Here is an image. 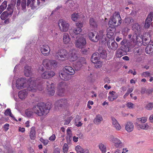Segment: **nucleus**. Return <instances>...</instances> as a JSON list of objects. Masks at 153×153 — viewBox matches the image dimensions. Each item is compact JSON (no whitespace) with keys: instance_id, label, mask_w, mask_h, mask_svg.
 Returning a JSON list of instances; mask_svg holds the SVG:
<instances>
[{"instance_id":"nucleus-1","label":"nucleus","mask_w":153,"mask_h":153,"mask_svg":"<svg viewBox=\"0 0 153 153\" xmlns=\"http://www.w3.org/2000/svg\"><path fill=\"white\" fill-rule=\"evenodd\" d=\"M40 82L39 79L34 77H31L28 79L20 78L16 81V87L19 89L27 88V90L32 92H35L37 90L41 91L43 88V85Z\"/></svg>"},{"instance_id":"nucleus-2","label":"nucleus","mask_w":153,"mask_h":153,"mask_svg":"<svg viewBox=\"0 0 153 153\" xmlns=\"http://www.w3.org/2000/svg\"><path fill=\"white\" fill-rule=\"evenodd\" d=\"M51 107V104L49 103L45 104L40 102L34 105L32 108V111L27 109L25 111V114L28 117H30L34 113L39 116H41L47 114L49 112Z\"/></svg>"},{"instance_id":"nucleus-3","label":"nucleus","mask_w":153,"mask_h":153,"mask_svg":"<svg viewBox=\"0 0 153 153\" xmlns=\"http://www.w3.org/2000/svg\"><path fill=\"white\" fill-rule=\"evenodd\" d=\"M77 51L74 48L71 49L68 53L65 50L59 49L56 52L54 58L60 61L69 59L70 61H74L77 58Z\"/></svg>"},{"instance_id":"nucleus-4","label":"nucleus","mask_w":153,"mask_h":153,"mask_svg":"<svg viewBox=\"0 0 153 153\" xmlns=\"http://www.w3.org/2000/svg\"><path fill=\"white\" fill-rule=\"evenodd\" d=\"M132 30L135 32L133 35L129 34L128 37L129 39L131 38V43L130 45L131 46H133L138 42H140V41L139 40L137 34H139L140 31V27L138 23H135L132 26Z\"/></svg>"},{"instance_id":"nucleus-5","label":"nucleus","mask_w":153,"mask_h":153,"mask_svg":"<svg viewBox=\"0 0 153 153\" xmlns=\"http://www.w3.org/2000/svg\"><path fill=\"white\" fill-rule=\"evenodd\" d=\"M121 18L119 12H115L113 16L111 17L108 22L109 27H115L120 25L121 24Z\"/></svg>"},{"instance_id":"nucleus-6","label":"nucleus","mask_w":153,"mask_h":153,"mask_svg":"<svg viewBox=\"0 0 153 153\" xmlns=\"http://www.w3.org/2000/svg\"><path fill=\"white\" fill-rule=\"evenodd\" d=\"M103 33V30H100L98 32H90L88 34V37L91 41L97 42L99 40L102 39L104 36Z\"/></svg>"},{"instance_id":"nucleus-7","label":"nucleus","mask_w":153,"mask_h":153,"mask_svg":"<svg viewBox=\"0 0 153 153\" xmlns=\"http://www.w3.org/2000/svg\"><path fill=\"white\" fill-rule=\"evenodd\" d=\"M109 141L114 144V147L117 148H121L124 146V143L119 138L114 137L113 135H110L108 137Z\"/></svg>"},{"instance_id":"nucleus-8","label":"nucleus","mask_w":153,"mask_h":153,"mask_svg":"<svg viewBox=\"0 0 153 153\" xmlns=\"http://www.w3.org/2000/svg\"><path fill=\"white\" fill-rule=\"evenodd\" d=\"M76 38V39L75 42L76 46L77 48L82 49L86 45L85 39L80 35L77 36Z\"/></svg>"},{"instance_id":"nucleus-9","label":"nucleus","mask_w":153,"mask_h":153,"mask_svg":"<svg viewBox=\"0 0 153 153\" xmlns=\"http://www.w3.org/2000/svg\"><path fill=\"white\" fill-rule=\"evenodd\" d=\"M57 62L54 60H50L48 59H44L42 62V65L47 69H50L52 67L57 66Z\"/></svg>"},{"instance_id":"nucleus-10","label":"nucleus","mask_w":153,"mask_h":153,"mask_svg":"<svg viewBox=\"0 0 153 153\" xmlns=\"http://www.w3.org/2000/svg\"><path fill=\"white\" fill-rule=\"evenodd\" d=\"M58 25L60 31L63 32L67 31L70 27V24L68 22L62 19L59 20Z\"/></svg>"},{"instance_id":"nucleus-11","label":"nucleus","mask_w":153,"mask_h":153,"mask_svg":"<svg viewBox=\"0 0 153 153\" xmlns=\"http://www.w3.org/2000/svg\"><path fill=\"white\" fill-rule=\"evenodd\" d=\"M75 61H76L74 63V65L75 69L77 71L81 68L83 64L85 63V59L84 57H78L77 56V59Z\"/></svg>"},{"instance_id":"nucleus-12","label":"nucleus","mask_w":153,"mask_h":153,"mask_svg":"<svg viewBox=\"0 0 153 153\" xmlns=\"http://www.w3.org/2000/svg\"><path fill=\"white\" fill-rule=\"evenodd\" d=\"M46 85L47 90L48 94L50 96H52L55 94V91L54 90V84L51 81H47L46 82Z\"/></svg>"},{"instance_id":"nucleus-13","label":"nucleus","mask_w":153,"mask_h":153,"mask_svg":"<svg viewBox=\"0 0 153 153\" xmlns=\"http://www.w3.org/2000/svg\"><path fill=\"white\" fill-rule=\"evenodd\" d=\"M55 105L62 108L66 109L69 106L68 101L65 99L58 100L55 103Z\"/></svg>"},{"instance_id":"nucleus-14","label":"nucleus","mask_w":153,"mask_h":153,"mask_svg":"<svg viewBox=\"0 0 153 153\" xmlns=\"http://www.w3.org/2000/svg\"><path fill=\"white\" fill-rule=\"evenodd\" d=\"M107 45L108 48L111 51L114 52L116 50L118 47L117 43L114 40H108L107 42Z\"/></svg>"},{"instance_id":"nucleus-15","label":"nucleus","mask_w":153,"mask_h":153,"mask_svg":"<svg viewBox=\"0 0 153 153\" xmlns=\"http://www.w3.org/2000/svg\"><path fill=\"white\" fill-rule=\"evenodd\" d=\"M40 51L41 53L44 56H48L50 53L51 51L50 47L48 45H43L40 48Z\"/></svg>"},{"instance_id":"nucleus-16","label":"nucleus","mask_w":153,"mask_h":153,"mask_svg":"<svg viewBox=\"0 0 153 153\" xmlns=\"http://www.w3.org/2000/svg\"><path fill=\"white\" fill-rule=\"evenodd\" d=\"M65 84L64 82H62L59 83V90L57 92V94L60 96L64 95L65 91Z\"/></svg>"},{"instance_id":"nucleus-17","label":"nucleus","mask_w":153,"mask_h":153,"mask_svg":"<svg viewBox=\"0 0 153 153\" xmlns=\"http://www.w3.org/2000/svg\"><path fill=\"white\" fill-rule=\"evenodd\" d=\"M55 74V73L53 71H46L42 74L41 76L43 78L48 79L53 77Z\"/></svg>"},{"instance_id":"nucleus-18","label":"nucleus","mask_w":153,"mask_h":153,"mask_svg":"<svg viewBox=\"0 0 153 153\" xmlns=\"http://www.w3.org/2000/svg\"><path fill=\"white\" fill-rule=\"evenodd\" d=\"M82 31V28H74L73 30L70 31L69 33L72 38H75L79 35L80 33Z\"/></svg>"},{"instance_id":"nucleus-19","label":"nucleus","mask_w":153,"mask_h":153,"mask_svg":"<svg viewBox=\"0 0 153 153\" xmlns=\"http://www.w3.org/2000/svg\"><path fill=\"white\" fill-rule=\"evenodd\" d=\"M153 17V13L151 12L148 15L145 22V28H148L150 25V22L152 21V18Z\"/></svg>"},{"instance_id":"nucleus-20","label":"nucleus","mask_w":153,"mask_h":153,"mask_svg":"<svg viewBox=\"0 0 153 153\" xmlns=\"http://www.w3.org/2000/svg\"><path fill=\"white\" fill-rule=\"evenodd\" d=\"M130 39V42L128 43V46H126V45H122L121 47V49H122L124 53L126 54L127 52H129V48L133 47H134L135 45L133 46H131L130 45L131 44V38L129 39Z\"/></svg>"},{"instance_id":"nucleus-21","label":"nucleus","mask_w":153,"mask_h":153,"mask_svg":"<svg viewBox=\"0 0 153 153\" xmlns=\"http://www.w3.org/2000/svg\"><path fill=\"white\" fill-rule=\"evenodd\" d=\"M63 71L69 75H73L75 73L74 69L70 66H66L64 68Z\"/></svg>"},{"instance_id":"nucleus-22","label":"nucleus","mask_w":153,"mask_h":153,"mask_svg":"<svg viewBox=\"0 0 153 153\" xmlns=\"http://www.w3.org/2000/svg\"><path fill=\"white\" fill-rule=\"evenodd\" d=\"M71 38L69 34L65 33L63 34V42L64 44H68L70 43Z\"/></svg>"},{"instance_id":"nucleus-23","label":"nucleus","mask_w":153,"mask_h":153,"mask_svg":"<svg viewBox=\"0 0 153 153\" xmlns=\"http://www.w3.org/2000/svg\"><path fill=\"white\" fill-rule=\"evenodd\" d=\"M24 74L26 76H29L32 75V72L30 66L28 65L25 66L24 69Z\"/></svg>"},{"instance_id":"nucleus-24","label":"nucleus","mask_w":153,"mask_h":153,"mask_svg":"<svg viewBox=\"0 0 153 153\" xmlns=\"http://www.w3.org/2000/svg\"><path fill=\"white\" fill-rule=\"evenodd\" d=\"M28 94V92L26 90H23L19 92L18 96L20 99L23 100L27 97Z\"/></svg>"},{"instance_id":"nucleus-25","label":"nucleus","mask_w":153,"mask_h":153,"mask_svg":"<svg viewBox=\"0 0 153 153\" xmlns=\"http://www.w3.org/2000/svg\"><path fill=\"white\" fill-rule=\"evenodd\" d=\"M103 119L101 115L100 114H97L94 119L93 122L96 125H99L103 121Z\"/></svg>"},{"instance_id":"nucleus-26","label":"nucleus","mask_w":153,"mask_h":153,"mask_svg":"<svg viewBox=\"0 0 153 153\" xmlns=\"http://www.w3.org/2000/svg\"><path fill=\"white\" fill-rule=\"evenodd\" d=\"M134 128L133 124L131 122H128L126 124L125 129L128 132L132 131L134 129Z\"/></svg>"},{"instance_id":"nucleus-27","label":"nucleus","mask_w":153,"mask_h":153,"mask_svg":"<svg viewBox=\"0 0 153 153\" xmlns=\"http://www.w3.org/2000/svg\"><path fill=\"white\" fill-rule=\"evenodd\" d=\"M109 94L110 95L108 97V99L109 101H113L118 97L117 94L114 91H110Z\"/></svg>"},{"instance_id":"nucleus-28","label":"nucleus","mask_w":153,"mask_h":153,"mask_svg":"<svg viewBox=\"0 0 153 153\" xmlns=\"http://www.w3.org/2000/svg\"><path fill=\"white\" fill-rule=\"evenodd\" d=\"M75 150L77 153H88V150L84 149L81 146L78 145L75 147Z\"/></svg>"},{"instance_id":"nucleus-29","label":"nucleus","mask_w":153,"mask_h":153,"mask_svg":"<svg viewBox=\"0 0 153 153\" xmlns=\"http://www.w3.org/2000/svg\"><path fill=\"white\" fill-rule=\"evenodd\" d=\"M60 78L63 80H68L70 79L69 75L63 71L62 73H61L59 74Z\"/></svg>"},{"instance_id":"nucleus-30","label":"nucleus","mask_w":153,"mask_h":153,"mask_svg":"<svg viewBox=\"0 0 153 153\" xmlns=\"http://www.w3.org/2000/svg\"><path fill=\"white\" fill-rule=\"evenodd\" d=\"M135 125L138 127V128H139L140 129L145 130H148L149 127V126L147 123L140 124L137 122H136L135 123Z\"/></svg>"},{"instance_id":"nucleus-31","label":"nucleus","mask_w":153,"mask_h":153,"mask_svg":"<svg viewBox=\"0 0 153 153\" xmlns=\"http://www.w3.org/2000/svg\"><path fill=\"white\" fill-rule=\"evenodd\" d=\"M99 54L97 53H94L91 56V61L93 63H96L99 61Z\"/></svg>"},{"instance_id":"nucleus-32","label":"nucleus","mask_w":153,"mask_h":153,"mask_svg":"<svg viewBox=\"0 0 153 153\" xmlns=\"http://www.w3.org/2000/svg\"><path fill=\"white\" fill-rule=\"evenodd\" d=\"M145 51L146 53L148 54H151L153 53V45L149 44L146 47Z\"/></svg>"},{"instance_id":"nucleus-33","label":"nucleus","mask_w":153,"mask_h":153,"mask_svg":"<svg viewBox=\"0 0 153 153\" xmlns=\"http://www.w3.org/2000/svg\"><path fill=\"white\" fill-rule=\"evenodd\" d=\"M36 130L34 127H32L30 133V137L31 140H34L36 137Z\"/></svg>"},{"instance_id":"nucleus-34","label":"nucleus","mask_w":153,"mask_h":153,"mask_svg":"<svg viewBox=\"0 0 153 153\" xmlns=\"http://www.w3.org/2000/svg\"><path fill=\"white\" fill-rule=\"evenodd\" d=\"M89 23L91 27L94 29L96 28L97 27V24L93 18H91L89 20Z\"/></svg>"},{"instance_id":"nucleus-35","label":"nucleus","mask_w":153,"mask_h":153,"mask_svg":"<svg viewBox=\"0 0 153 153\" xmlns=\"http://www.w3.org/2000/svg\"><path fill=\"white\" fill-rule=\"evenodd\" d=\"M98 147L102 153H105L106 152V148L104 144L102 143H100L98 145Z\"/></svg>"},{"instance_id":"nucleus-36","label":"nucleus","mask_w":153,"mask_h":153,"mask_svg":"<svg viewBox=\"0 0 153 153\" xmlns=\"http://www.w3.org/2000/svg\"><path fill=\"white\" fill-rule=\"evenodd\" d=\"M142 49L141 48H135L134 49V53L135 56H138L140 55L142 53Z\"/></svg>"},{"instance_id":"nucleus-37","label":"nucleus","mask_w":153,"mask_h":153,"mask_svg":"<svg viewBox=\"0 0 153 153\" xmlns=\"http://www.w3.org/2000/svg\"><path fill=\"white\" fill-rule=\"evenodd\" d=\"M125 55L123 51L121 49H118L116 51V56L117 57H121L123 55Z\"/></svg>"},{"instance_id":"nucleus-38","label":"nucleus","mask_w":153,"mask_h":153,"mask_svg":"<svg viewBox=\"0 0 153 153\" xmlns=\"http://www.w3.org/2000/svg\"><path fill=\"white\" fill-rule=\"evenodd\" d=\"M9 15V14L7 11H4L1 15V18L2 20H5L8 18Z\"/></svg>"},{"instance_id":"nucleus-39","label":"nucleus","mask_w":153,"mask_h":153,"mask_svg":"<svg viewBox=\"0 0 153 153\" xmlns=\"http://www.w3.org/2000/svg\"><path fill=\"white\" fill-rule=\"evenodd\" d=\"M147 110H151L153 108V102H150L146 104L145 107Z\"/></svg>"},{"instance_id":"nucleus-40","label":"nucleus","mask_w":153,"mask_h":153,"mask_svg":"<svg viewBox=\"0 0 153 153\" xmlns=\"http://www.w3.org/2000/svg\"><path fill=\"white\" fill-rule=\"evenodd\" d=\"M147 117H144L142 118H139L137 119L136 120V122H137L138 123L139 122L144 123L147 121Z\"/></svg>"},{"instance_id":"nucleus-41","label":"nucleus","mask_w":153,"mask_h":153,"mask_svg":"<svg viewBox=\"0 0 153 153\" xmlns=\"http://www.w3.org/2000/svg\"><path fill=\"white\" fill-rule=\"evenodd\" d=\"M80 18L78 14L76 13H74L71 15V19L73 21H76L77 19Z\"/></svg>"},{"instance_id":"nucleus-42","label":"nucleus","mask_w":153,"mask_h":153,"mask_svg":"<svg viewBox=\"0 0 153 153\" xmlns=\"http://www.w3.org/2000/svg\"><path fill=\"white\" fill-rule=\"evenodd\" d=\"M7 6V1H4L0 6V9L3 11L6 8Z\"/></svg>"},{"instance_id":"nucleus-43","label":"nucleus","mask_w":153,"mask_h":153,"mask_svg":"<svg viewBox=\"0 0 153 153\" xmlns=\"http://www.w3.org/2000/svg\"><path fill=\"white\" fill-rule=\"evenodd\" d=\"M99 55L102 59H104L106 57L107 53L106 51L105 50H102L101 52H100Z\"/></svg>"},{"instance_id":"nucleus-44","label":"nucleus","mask_w":153,"mask_h":153,"mask_svg":"<svg viewBox=\"0 0 153 153\" xmlns=\"http://www.w3.org/2000/svg\"><path fill=\"white\" fill-rule=\"evenodd\" d=\"M13 4H10L8 5L7 10L9 11L8 13L9 14V15H11L13 13Z\"/></svg>"},{"instance_id":"nucleus-45","label":"nucleus","mask_w":153,"mask_h":153,"mask_svg":"<svg viewBox=\"0 0 153 153\" xmlns=\"http://www.w3.org/2000/svg\"><path fill=\"white\" fill-rule=\"evenodd\" d=\"M125 22L127 24H132L133 22V20L130 17L126 18L125 19Z\"/></svg>"},{"instance_id":"nucleus-46","label":"nucleus","mask_w":153,"mask_h":153,"mask_svg":"<svg viewBox=\"0 0 153 153\" xmlns=\"http://www.w3.org/2000/svg\"><path fill=\"white\" fill-rule=\"evenodd\" d=\"M127 107L130 109H133L135 107V105L131 102H128L126 104Z\"/></svg>"},{"instance_id":"nucleus-47","label":"nucleus","mask_w":153,"mask_h":153,"mask_svg":"<svg viewBox=\"0 0 153 153\" xmlns=\"http://www.w3.org/2000/svg\"><path fill=\"white\" fill-rule=\"evenodd\" d=\"M114 33H107V37L109 38V40H114Z\"/></svg>"},{"instance_id":"nucleus-48","label":"nucleus","mask_w":153,"mask_h":153,"mask_svg":"<svg viewBox=\"0 0 153 153\" xmlns=\"http://www.w3.org/2000/svg\"><path fill=\"white\" fill-rule=\"evenodd\" d=\"M63 152L64 153H67L68 150V146L67 143L64 144L63 147Z\"/></svg>"},{"instance_id":"nucleus-49","label":"nucleus","mask_w":153,"mask_h":153,"mask_svg":"<svg viewBox=\"0 0 153 153\" xmlns=\"http://www.w3.org/2000/svg\"><path fill=\"white\" fill-rule=\"evenodd\" d=\"M94 64L96 68H100L102 66V62L99 60L96 63H93Z\"/></svg>"},{"instance_id":"nucleus-50","label":"nucleus","mask_w":153,"mask_h":153,"mask_svg":"<svg viewBox=\"0 0 153 153\" xmlns=\"http://www.w3.org/2000/svg\"><path fill=\"white\" fill-rule=\"evenodd\" d=\"M150 75V73L148 71L143 72L141 74V76L143 77H147Z\"/></svg>"},{"instance_id":"nucleus-51","label":"nucleus","mask_w":153,"mask_h":153,"mask_svg":"<svg viewBox=\"0 0 153 153\" xmlns=\"http://www.w3.org/2000/svg\"><path fill=\"white\" fill-rule=\"evenodd\" d=\"M113 127L117 131H119L121 128L119 123L115 124L113 126Z\"/></svg>"},{"instance_id":"nucleus-52","label":"nucleus","mask_w":153,"mask_h":153,"mask_svg":"<svg viewBox=\"0 0 153 153\" xmlns=\"http://www.w3.org/2000/svg\"><path fill=\"white\" fill-rule=\"evenodd\" d=\"M40 140L45 145H47L49 142L48 140L47 139H43L42 138L40 139Z\"/></svg>"},{"instance_id":"nucleus-53","label":"nucleus","mask_w":153,"mask_h":153,"mask_svg":"<svg viewBox=\"0 0 153 153\" xmlns=\"http://www.w3.org/2000/svg\"><path fill=\"white\" fill-rule=\"evenodd\" d=\"M67 134L69 137V138H71L72 136V132L69 128H68L66 130Z\"/></svg>"},{"instance_id":"nucleus-54","label":"nucleus","mask_w":153,"mask_h":153,"mask_svg":"<svg viewBox=\"0 0 153 153\" xmlns=\"http://www.w3.org/2000/svg\"><path fill=\"white\" fill-rule=\"evenodd\" d=\"M76 25L77 28H82L83 27V23L82 22H79L76 23Z\"/></svg>"},{"instance_id":"nucleus-55","label":"nucleus","mask_w":153,"mask_h":153,"mask_svg":"<svg viewBox=\"0 0 153 153\" xmlns=\"http://www.w3.org/2000/svg\"><path fill=\"white\" fill-rule=\"evenodd\" d=\"M114 29V27H109L107 30V33H114V31L113 30Z\"/></svg>"},{"instance_id":"nucleus-56","label":"nucleus","mask_w":153,"mask_h":153,"mask_svg":"<svg viewBox=\"0 0 153 153\" xmlns=\"http://www.w3.org/2000/svg\"><path fill=\"white\" fill-rule=\"evenodd\" d=\"M111 119L112 121L113 126L117 123H119L117 120L114 117H111Z\"/></svg>"},{"instance_id":"nucleus-57","label":"nucleus","mask_w":153,"mask_h":153,"mask_svg":"<svg viewBox=\"0 0 153 153\" xmlns=\"http://www.w3.org/2000/svg\"><path fill=\"white\" fill-rule=\"evenodd\" d=\"M27 46L25 48V51H26V53H27V54H26V55H28L29 56H31V54H30V50H29L27 52V51L28 50V47L27 46Z\"/></svg>"},{"instance_id":"nucleus-58","label":"nucleus","mask_w":153,"mask_h":153,"mask_svg":"<svg viewBox=\"0 0 153 153\" xmlns=\"http://www.w3.org/2000/svg\"><path fill=\"white\" fill-rule=\"evenodd\" d=\"M55 139L56 136L55 134H53L49 138V139L50 141H53L55 140Z\"/></svg>"},{"instance_id":"nucleus-59","label":"nucleus","mask_w":153,"mask_h":153,"mask_svg":"<svg viewBox=\"0 0 153 153\" xmlns=\"http://www.w3.org/2000/svg\"><path fill=\"white\" fill-rule=\"evenodd\" d=\"M9 125L8 124L6 123L4 125V128L5 131H7L9 129Z\"/></svg>"},{"instance_id":"nucleus-60","label":"nucleus","mask_w":153,"mask_h":153,"mask_svg":"<svg viewBox=\"0 0 153 153\" xmlns=\"http://www.w3.org/2000/svg\"><path fill=\"white\" fill-rule=\"evenodd\" d=\"M11 111L10 109H7L4 112V114L8 116L10 113Z\"/></svg>"},{"instance_id":"nucleus-61","label":"nucleus","mask_w":153,"mask_h":153,"mask_svg":"<svg viewBox=\"0 0 153 153\" xmlns=\"http://www.w3.org/2000/svg\"><path fill=\"white\" fill-rule=\"evenodd\" d=\"M152 91L153 90L152 88H149L146 91V93L148 94H150L152 93Z\"/></svg>"},{"instance_id":"nucleus-62","label":"nucleus","mask_w":153,"mask_h":153,"mask_svg":"<svg viewBox=\"0 0 153 153\" xmlns=\"http://www.w3.org/2000/svg\"><path fill=\"white\" fill-rule=\"evenodd\" d=\"M44 70V68L42 65H40L39 67L38 71L40 72V71L42 72Z\"/></svg>"},{"instance_id":"nucleus-63","label":"nucleus","mask_w":153,"mask_h":153,"mask_svg":"<svg viewBox=\"0 0 153 153\" xmlns=\"http://www.w3.org/2000/svg\"><path fill=\"white\" fill-rule=\"evenodd\" d=\"M128 150L127 148H123L122 149V153H126L128 152Z\"/></svg>"},{"instance_id":"nucleus-64","label":"nucleus","mask_w":153,"mask_h":153,"mask_svg":"<svg viewBox=\"0 0 153 153\" xmlns=\"http://www.w3.org/2000/svg\"><path fill=\"white\" fill-rule=\"evenodd\" d=\"M149 120L151 123H153V114L150 116L149 117Z\"/></svg>"}]
</instances>
